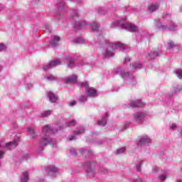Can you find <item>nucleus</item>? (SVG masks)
Instances as JSON below:
<instances>
[{
    "mask_svg": "<svg viewBox=\"0 0 182 182\" xmlns=\"http://www.w3.org/2000/svg\"><path fill=\"white\" fill-rule=\"evenodd\" d=\"M23 178L21 179V181L23 182H28V181L29 180V174L28 173V172H24L23 173Z\"/></svg>",
    "mask_w": 182,
    "mask_h": 182,
    "instance_id": "a211bd4d",
    "label": "nucleus"
},
{
    "mask_svg": "<svg viewBox=\"0 0 182 182\" xmlns=\"http://www.w3.org/2000/svg\"><path fill=\"white\" fill-rule=\"evenodd\" d=\"M117 23H129L127 16H124L117 20Z\"/></svg>",
    "mask_w": 182,
    "mask_h": 182,
    "instance_id": "f3484780",
    "label": "nucleus"
},
{
    "mask_svg": "<svg viewBox=\"0 0 182 182\" xmlns=\"http://www.w3.org/2000/svg\"><path fill=\"white\" fill-rule=\"evenodd\" d=\"M86 100H87V97H85V96L81 95V96L80 97V102H86Z\"/></svg>",
    "mask_w": 182,
    "mask_h": 182,
    "instance_id": "72a5a7b5",
    "label": "nucleus"
},
{
    "mask_svg": "<svg viewBox=\"0 0 182 182\" xmlns=\"http://www.w3.org/2000/svg\"><path fill=\"white\" fill-rule=\"evenodd\" d=\"M50 66L51 65H49V64L46 65V66H44L43 67V70H48V69H49V68H50Z\"/></svg>",
    "mask_w": 182,
    "mask_h": 182,
    "instance_id": "58836bf2",
    "label": "nucleus"
},
{
    "mask_svg": "<svg viewBox=\"0 0 182 182\" xmlns=\"http://www.w3.org/2000/svg\"><path fill=\"white\" fill-rule=\"evenodd\" d=\"M60 41V37L58 36H54L53 41H50V45L53 48H55V46H58V42Z\"/></svg>",
    "mask_w": 182,
    "mask_h": 182,
    "instance_id": "6e6552de",
    "label": "nucleus"
},
{
    "mask_svg": "<svg viewBox=\"0 0 182 182\" xmlns=\"http://www.w3.org/2000/svg\"><path fill=\"white\" fill-rule=\"evenodd\" d=\"M162 16H163L164 19H170L169 14H164Z\"/></svg>",
    "mask_w": 182,
    "mask_h": 182,
    "instance_id": "473e14b6",
    "label": "nucleus"
},
{
    "mask_svg": "<svg viewBox=\"0 0 182 182\" xmlns=\"http://www.w3.org/2000/svg\"><path fill=\"white\" fill-rule=\"evenodd\" d=\"M58 9H64L65 8V1H59L58 4Z\"/></svg>",
    "mask_w": 182,
    "mask_h": 182,
    "instance_id": "412c9836",
    "label": "nucleus"
},
{
    "mask_svg": "<svg viewBox=\"0 0 182 182\" xmlns=\"http://www.w3.org/2000/svg\"><path fill=\"white\" fill-rule=\"evenodd\" d=\"M127 62H130V58H125V60H124V64L127 65Z\"/></svg>",
    "mask_w": 182,
    "mask_h": 182,
    "instance_id": "a19ab883",
    "label": "nucleus"
},
{
    "mask_svg": "<svg viewBox=\"0 0 182 182\" xmlns=\"http://www.w3.org/2000/svg\"><path fill=\"white\" fill-rule=\"evenodd\" d=\"M77 1H78V2H82V1H83V0H77Z\"/></svg>",
    "mask_w": 182,
    "mask_h": 182,
    "instance_id": "3c124183",
    "label": "nucleus"
},
{
    "mask_svg": "<svg viewBox=\"0 0 182 182\" xmlns=\"http://www.w3.org/2000/svg\"><path fill=\"white\" fill-rule=\"evenodd\" d=\"M82 133H85V129H81L78 132H75L74 134L71 135L70 137L69 138L70 141H72V140L75 139V136H77V134H82Z\"/></svg>",
    "mask_w": 182,
    "mask_h": 182,
    "instance_id": "9b49d317",
    "label": "nucleus"
},
{
    "mask_svg": "<svg viewBox=\"0 0 182 182\" xmlns=\"http://www.w3.org/2000/svg\"><path fill=\"white\" fill-rule=\"evenodd\" d=\"M41 144L43 146H46L47 144H49V140L48 139V138H43L41 141Z\"/></svg>",
    "mask_w": 182,
    "mask_h": 182,
    "instance_id": "393cba45",
    "label": "nucleus"
},
{
    "mask_svg": "<svg viewBox=\"0 0 182 182\" xmlns=\"http://www.w3.org/2000/svg\"><path fill=\"white\" fill-rule=\"evenodd\" d=\"M166 178V175H162L161 176V180H162V181H164V179Z\"/></svg>",
    "mask_w": 182,
    "mask_h": 182,
    "instance_id": "c03bdc74",
    "label": "nucleus"
},
{
    "mask_svg": "<svg viewBox=\"0 0 182 182\" xmlns=\"http://www.w3.org/2000/svg\"><path fill=\"white\" fill-rule=\"evenodd\" d=\"M75 105H76V101H72V102L70 103V106H75Z\"/></svg>",
    "mask_w": 182,
    "mask_h": 182,
    "instance_id": "37998d69",
    "label": "nucleus"
},
{
    "mask_svg": "<svg viewBox=\"0 0 182 182\" xmlns=\"http://www.w3.org/2000/svg\"><path fill=\"white\" fill-rule=\"evenodd\" d=\"M176 76L179 78V79H182V70H178L176 71Z\"/></svg>",
    "mask_w": 182,
    "mask_h": 182,
    "instance_id": "bb28decb",
    "label": "nucleus"
},
{
    "mask_svg": "<svg viewBox=\"0 0 182 182\" xmlns=\"http://www.w3.org/2000/svg\"><path fill=\"white\" fill-rule=\"evenodd\" d=\"M4 156H5V152L0 151V159H4Z\"/></svg>",
    "mask_w": 182,
    "mask_h": 182,
    "instance_id": "e433bc0d",
    "label": "nucleus"
},
{
    "mask_svg": "<svg viewBox=\"0 0 182 182\" xmlns=\"http://www.w3.org/2000/svg\"><path fill=\"white\" fill-rule=\"evenodd\" d=\"M122 28H123L124 29H126L127 31H131L134 32H136V31H137V28L134 24L124 23L122 24Z\"/></svg>",
    "mask_w": 182,
    "mask_h": 182,
    "instance_id": "f03ea898",
    "label": "nucleus"
},
{
    "mask_svg": "<svg viewBox=\"0 0 182 182\" xmlns=\"http://www.w3.org/2000/svg\"><path fill=\"white\" fill-rule=\"evenodd\" d=\"M158 23H161V21H160V20H158Z\"/></svg>",
    "mask_w": 182,
    "mask_h": 182,
    "instance_id": "8fccbe9b",
    "label": "nucleus"
},
{
    "mask_svg": "<svg viewBox=\"0 0 182 182\" xmlns=\"http://www.w3.org/2000/svg\"><path fill=\"white\" fill-rule=\"evenodd\" d=\"M180 11L182 12V6L180 7Z\"/></svg>",
    "mask_w": 182,
    "mask_h": 182,
    "instance_id": "09e8293b",
    "label": "nucleus"
},
{
    "mask_svg": "<svg viewBox=\"0 0 182 182\" xmlns=\"http://www.w3.org/2000/svg\"><path fill=\"white\" fill-rule=\"evenodd\" d=\"M160 8V3H152L149 7L148 9L149 12H156L157 9Z\"/></svg>",
    "mask_w": 182,
    "mask_h": 182,
    "instance_id": "7ed1b4c3",
    "label": "nucleus"
},
{
    "mask_svg": "<svg viewBox=\"0 0 182 182\" xmlns=\"http://www.w3.org/2000/svg\"><path fill=\"white\" fill-rule=\"evenodd\" d=\"M177 182H181V181H178Z\"/></svg>",
    "mask_w": 182,
    "mask_h": 182,
    "instance_id": "4d7b16f0",
    "label": "nucleus"
},
{
    "mask_svg": "<svg viewBox=\"0 0 182 182\" xmlns=\"http://www.w3.org/2000/svg\"><path fill=\"white\" fill-rule=\"evenodd\" d=\"M149 142H150V139H149V137L143 136L142 138H141L139 141V144H144L146 143H149Z\"/></svg>",
    "mask_w": 182,
    "mask_h": 182,
    "instance_id": "4468645a",
    "label": "nucleus"
},
{
    "mask_svg": "<svg viewBox=\"0 0 182 182\" xmlns=\"http://www.w3.org/2000/svg\"><path fill=\"white\" fill-rule=\"evenodd\" d=\"M48 97H49L50 102H52L53 103H55V102H56L58 99L56 96H55V95L52 92L48 93Z\"/></svg>",
    "mask_w": 182,
    "mask_h": 182,
    "instance_id": "ddd939ff",
    "label": "nucleus"
},
{
    "mask_svg": "<svg viewBox=\"0 0 182 182\" xmlns=\"http://www.w3.org/2000/svg\"><path fill=\"white\" fill-rule=\"evenodd\" d=\"M50 113H52V111L50 110L46 111V113L41 114L42 117H48V116H50Z\"/></svg>",
    "mask_w": 182,
    "mask_h": 182,
    "instance_id": "a878e982",
    "label": "nucleus"
},
{
    "mask_svg": "<svg viewBox=\"0 0 182 182\" xmlns=\"http://www.w3.org/2000/svg\"><path fill=\"white\" fill-rule=\"evenodd\" d=\"M34 2L36 4L37 2H39V0H33Z\"/></svg>",
    "mask_w": 182,
    "mask_h": 182,
    "instance_id": "de8ad7c7",
    "label": "nucleus"
},
{
    "mask_svg": "<svg viewBox=\"0 0 182 182\" xmlns=\"http://www.w3.org/2000/svg\"><path fill=\"white\" fill-rule=\"evenodd\" d=\"M129 66H132V63H129Z\"/></svg>",
    "mask_w": 182,
    "mask_h": 182,
    "instance_id": "6e6d98bb",
    "label": "nucleus"
},
{
    "mask_svg": "<svg viewBox=\"0 0 182 182\" xmlns=\"http://www.w3.org/2000/svg\"><path fill=\"white\" fill-rule=\"evenodd\" d=\"M50 171H53V173H56V171H58V168L55 166L50 167Z\"/></svg>",
    "mask_w": 182,
    "mask_h": 182,
    "instance_id": "c9c22d12",
    "label": "nucleus"
},
{
    "mask_svg": "<svg viewBox=\"0 0 182 182\" xmlns=\"http://www.w3.org/2000/svg\"><path fill=\"white\" fill-rule=\"evenodd\" d=\"M125 11H127V7H125Z\"/></svg>",
    "mask_w": 182,
    "mask_h": 182,
    "instance_id": "603ef678",
    "label": "nucleus"
},
{
    "mask_svg": "<svg viewBox=\"0 0 182 182\" xmlns=\"http://www.w3.org/2000/svg\"><path fill=\"white\" fill-rule=\"evenodd\" d=\"M75 124H76V121H75V119H73L70 122L66 123V126L68 127H72V126H75Z\"/></svg>",
    "mask_w": 182,
    "mask_h": 182,
    "instance_id": "aec40b11",
    "label": "nucleus"
},
{
    "mask_svg": "<svg viewBox=\"0 0 182 182\" xmlns=\"http://www.w3.org/2000/svg\"><path fill=\"white\" fill-rule=\"evenodd\" d=\"M5 49H6V46L3 43H0V50H5Z\"/></svg>",
    "mask_w": 182,
    "mask_h": 182,
    "instance_id": "f704fd0d",
    "label": "nucleus"
},
{
    "mask_svg": "<svg viewBox=\"0 0 182 182\" xmlns=\"http://www.w3.org/2000/svg\"><path fill=\"white\" fill-rule=\"evenodd\" d=\"M28 132L30 133L31 137H33V139H35V137H36V135H35V128L30 127H28Z\"/></svg>",
    "mask_w": 182,
    "mask_h": 182,
    "instance_id": "dca6fc26",
    "label": "nucleus"
},
{
    "mask_svg": "<svg viewBox=\"0 0 182 182\" xmlns=\"http://www.w3.org/2000/svg\"><path fill=\"white\" fill-rule=\"evenodd\" d=\"M168 45L169 46V48H173L174 46V44H173V43H171V42L168 43Z\"/></svg>",
    "mask_w": 182,
    "mask_h": 182,
    "instance_id": "79ce46f5",
    "label": "nucleus"
},
{
    "mask_svg": "<svg viewBox=\"0 0 182 182\" xmlns=\"http://www.w3.org/2000/svg\"><path fill=\"white\" fill-rule=\"evenodd\" d=\"M85 23H73L72 24V27L75 29V31H80L81 29H85Z\"/></svg>",
    "mask_w": 182,
    "mask_h": 182,
    "instance_id": "0eeeda50",
    "label": "nucleus"
},
{
    "mask_svg": "<svg viewBox=\"0 0 182 182\" xmlns=\"http://www.w3.org/2000/svg\"><path fill=\"white\" fill-rule=\"evenodd\" d=\"M65 83L70 84V83H77V76L73 75L72 77H69L66 80H65Z\"/></svg>",
    "mask_w": 182,
    "mask_h": 182,
    "instance_id": "423d86ee",
    "label": "nucleus"
},
{
    "mask_svg": "<svg viewBox=\"0 0 182 182\" xmlns=\"http://www.w3.org/2000/svg\"><path fill=\"white\" fill-rule=\"evenodd\" d=\"M157 26L159 28V31H164V29H166V26H164V24H159Z\"/></svg>",
    "mask_w": 182,
    "mask_h": 182,
    "instance_id": "c85d7f7f",
    "label": "nucleus"
},
{
    "mask_svg": "<svg viewBox=\"0 0 182 182\" xmlns=\"http://www.w3.org/2000/svg\"><path fill=\"white\" fill-rule=\"evenodd\" d=\"M174 28H170L171 31H173Z\"/></svg>",
    "mask_w": 182,
    "mask_h": 182,
    "instance_id": "5fc2aeb1",
    "label": "nucleus"
},
{
    "mask_svg": "<svg viewBox=\"0 0 182 182\" xmlns=\"http://www.w3.org/2000/svg\"><path fill=\"white\" fill-rule=\"evenodd\" d=\"M74 63H75L73 62V60H70L68 66H73V64H74Z\"/></svg>",
    "mask_w": 182,
    "mask_h": 182,
    "instance_id": "ea45409f",
    "label": "nucleus"
},
{
    "mask_svg": "<svg viewBox=\"0 0 182 182\" xmlns=\"http://www.w3.org/2000/svg\"><path fill=\"white\" fill-rule=\"evenodd\" d=\"M18 146V142L16 141H10L5 144V146H2V149H14V147H16Z\"/></svg>",
    "mask_w": 182,
    "mask_h": 182,
    "instance_id": "39448f33",
    "label": "nucleus"
},
{
    "mask_svg": "<svg viewBox=\"0 0 182 182\" xmlns=\"http://www.w3.org/2000/svg\"><path fill=\"white\" fill-rule=\"evenodd\" d=\"M137 171H140V170L137 169Z\"/></svg>",
    "mask_w": 182,
    "mask_h": 182,
    "instance_id": "13d9d810",
    "label": "nucleus"
},
{
    "mask_svg": "<svg viewBox=\"0 0 182 182\" xmlns=\"http://www.w3.org/2000/svg\"><path fill=\"white\" fill-rule=\"evenodd\" d=\"M46 29H48V31L50 32L51 29L49 28V24H46Z\"/></svg>",
    "mask_w": 182,
    "mask_h": 182,
    "instance_id": "a18cd8bd",
    "label": "nucleus"
},
{
    "mask_svg": "<svg viewBox=\"0 0 182 182\" xmlns=\"http://www.w3.org/2000/svg\"><path fill=\"white\" fill-rule=\"evenodd\" d=\"M82 87H86V89L89 88V84L87 82L85 81L81 84Z\"/></svg>",
    "mask_w": 182,
    "mask_h": 182,
    "instance_id": "cd10ccee",
    "label": "nucleus"
},
{
    "mask_svg": "<svg viewBox=\"0 0 182 182\" xmlns=\"http://www.w3.org/2000/svg\"><path fill=\"white\" fill-rule=\"evenodd\" d=\"M71 15L69 18L70 21H75V18L79 16V12H77V10L71 9Z\"/></svg>",
    "mask_w": 182,
    "mask_h": 182,
    "instance_id": "1a4fd4ad",
    "label": "nucleus"
},
{
    "mask_svg": "<svg viewBox=\"0 0 182 182\" xmlns=\"http://www.w3.org/2000/svg\"><path fill=\"white\" fill-rule=\"evenodd\" d=\"M137 68H141V64L136 63L135 65H132V69H136Z\"/></svg>",
    "mask_w": 182,
    "mask_h": 182,
    "instance_id": "7c9ffc66",
    "label": "nucleus"
},
{
    "mask_svg": "<svg viewBox=\"0 0 182 182\" xmlns=\"http://www.w3.org/2000/svg\"><path fill=\"white\" fill-rule=\"evenodd\" d=\"M98 14L100 15H105L106 14V11L102 9H100L98 10Z\"/></svg>",
    "mask_w": 182,
    "mask_h": 182,
    "instance_id": "c756f323",
    "label": "nucleus"
},
{
    "mask_svg": "<svg viewBox=\"0 0 182 182\" xmlns=\"http://www.w3.org/2000/svg\"><path fill=\"white\" fill-rule=\"evenodd\" d=\"M43 132L44 133H48L49 134L53 133V131H52V129H50V125L44 126Z\"/></svg>",
    "mask_w": 182,
    "mask_h": 182,
    "instance_id": "f8f14e48",
    "label": "nucleus"
},
{
    "mask_svg": "<svg viewBox=\"0 0 182 182\" xmlns=\"http://www.w3.org/2000/svg\"><path fill=\"white\" fill-rule=\"evenodd\" d=\"M58 65H60V60H52L49 63V66L55 67L58 66Z\"/></svg>",
    "mask_w": 182,
    "mask_h": 182,
    "instance_id": "2eb2a0df",
    "label": "nucleus"
},
{
    "mask_svg": "<svg viewBox=\"0 0 182 182\" xmlns=\"http://www.w3.org/2000/svg\"><path fill=\"white\" fill-rule=\"evenodd\" d=\"M126 151V149L124 148H120L119 149H118L117 151V154H120L122 153H124V151Z\"/></svg>",
    "mask_w": 182,
    "mask_h": 182,
    "instance_id": "2f4dec72",
    "label": "nucleus"
},
{
    "mask_svg": "<svg viewBox=\"0 0 182 182\" xmlns=\"http://www.w3.org/2000/svg\"><path fill=\"white\" fill-rule=\"evenodd\" d=\"M73 43H85V40L83 38H77L73 41Z\"/></svg>",
    "mask_w": 182,
    "mask_h": 182,
    "instance_id": "6ab92c4d",
    "label": "nucleus"
},
{
    "mask_svg": "<svg viewBox=\"0 0 182 182\" xmlns=\"http://www.w3.org/2000/svg\"><path fill=\"white\" fill-rule=\"evenodd\" d=\"M85 92L87 96H95V94L97 93V91L93 87H89L85 90Z\"/></svg>",
    "mask_w": 182,
    "mask_h": 182,
    "instance_id": "9d476101",
    "label": "nucleus"
},
{
    "mask_svg": "<svg viewBox=\"0 0 182 182\" xmlns=\"http://www.w3.org/2000/svg\"><path fill=\"white\" fill-rule=\"evenodd\" d=\"M104 48L105 49V52L102 53V58L106 59V58H112L114 55V53H113V50H114V49H118V48L119 49H125L126 45L122 43H113L106 41Z\"/></svg>",
    "mask_w": 182,
    "mask_h": 182,
    "instance_id": "f257e3e1",
    "label": "nucleus"
},
{
    "mask_svg": "<svg viewBox=\"0 0 182 182\" xmlns=\"http://www.w3.org/2000/svg\"><path fill=\"white\" fill-rule=\"evenodd\" d=\"M92 31H99V26L97 23L91 24Z\"/></svg>",
    "mask_w": 182,
    "mask_h": 182,
    "instance_id": "b1692460",
    "label": "nucleus"
},
{
    "mask_svg": "<svg viewBox=\"0 0 182 182\" xmlns=\"http://www.w3.org/2000/svg\"><path fill=\"white\" fill-rule=\"evenodd\" d=\"M107 124V121L106 120V119L98 121V124H100V126H106Z\"/></svg>",
    "mask_w": 182,
    "mask_h": 182,
    "instance_id": "5701e85b",
    "label": "nucleus"
},
{
    "mask_svg": "<svg viewBox=\"0 0 182 182\" xmlns=\"http://www.w3.org/2000/svg\"><path fill=\"white\" fill-rule=\"evenodd\" d=\"M144 114H141V113H139L136 115H135V119H136V120H141V119H144Z\"/></svg>",
    "mask_w": 182,
    "mask_h": 182,
    "instance_id": "4be33fe9",
    "label": "nucleus"
},
{
    "mask_svg": "<svg viewBox=\"0 0 182 182\" xmlns=\"http://www.w3.org/2000/svg\"><path fill=\"white\" fill-rule=\"evenodd\" d=\"M106 117H107V116H109L107 114H105Z\"/></svg>",
    "mask_w": 182,
    "mask_h": 182,
    "instance_id": "864d4df0",
    "label": "nucleus"
},
{
    "mask_svg": "<svg viewBox=\"0 0 182 182\" xmlns=\"http://www.w3.org/2000/svg\"><path fill=\"white\" fill-rule=\"evenodd\" d=\"M146 106V104L144 102H141L139 100L134 101L131 103V107H144Z\"/></svg>",
    "mask_w": 182,
    "mask_h": 182,
    "instance_id": "20e7f679",
    "label": "nucleus"
},
{
    "mask_svg": "<svg viewBox=\"0 0 182 182\" xmlns=\"http://www.w3.org/2000/svg\"><path fill=\"white\" fill-rule=\"evenodd\" d=\"M171 129H176V124H173L171 126Z\"/></svg>",
    "mask_w": 182,
    "mask_h": 182,
    "instance_id": "49530a36",
    "label": "nucleus"
},
{
    "mask_svg": "<svg viewBox=\"0 0 182 182\" xmlns=\"http://www.w3.org/2000/svg\"><path fill=\"white\" fill-rule=\"evenodd\" d=\"M55 18H56V19H58V21H59V19H61L62 15H60V14L58 13Z\"/></svg>",
    "mask_w": 182,
    "mask_h": 182,
    "instance_id": "4c0bfd02",
    "label": "nucleus"
}]
</instances>
